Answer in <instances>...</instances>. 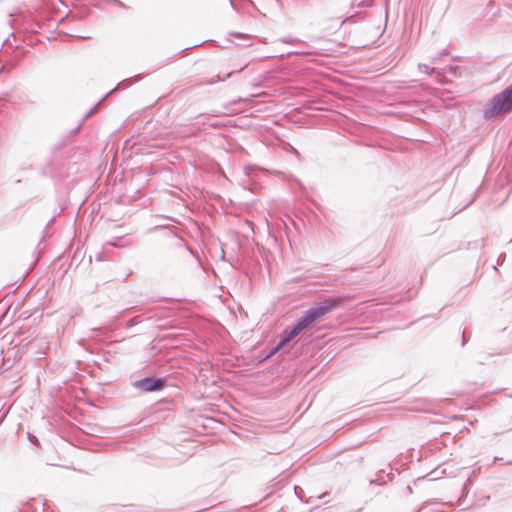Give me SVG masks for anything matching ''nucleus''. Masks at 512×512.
<instances>
[{
  "mask_svg": "<svg viewBox=\"0 0 512 512\" xmlns=\"http://www.w3.org/2000/svg\"><path fill=\"white\" fill-rule=\"evenodd\" d=\"M343 301L344 299L341 297L330 298L321 302L317 307L308 310L304 314V316L298 321V323L295 324L293 328L286 334L284 339H282V341L277 346V349L283 347L288 341L295 338L298 334H300L311 324L317 322L324 316L328 315L335 308L339 307L343 303Z\"/></svg>",
  "mask_w": 512,
  "mask_h": 512,
  "instance_id": "obj_1",
  "label": "nucleus"
},
{
  "mask_svg": "<svg viewBox=\"0 0 512 512\" xmlns=\"http://www.w3.org/2000/svg\"><path fill=\"white\" fill-rule=\"evenodd\" d=\"M509 111H512V84L493 98L491 107L486 114L488 116H494L509 113Z\"/></svg>",
  "mask_w": 512,
  "mask_h": 512,
  "instance_id": "obj_2",
  "label": "nucleus"
},
{
  "mask_svg": "<svg viewBox=\"0 0 512 512\" xmlns=\"http://www.w3.org/2000/svg\"><path fill=\"white\" fill-rule=\"evenodd\" d=\"M162 383L160 380H154L152 378H146L135 383V387L141 391H156L160 389Z\"/></svg>",
  "mask_w": 512,
  "mask_h": 512,
  "instance_id": "obj_3",
  "label": "nucleus"
}]
</instances>
